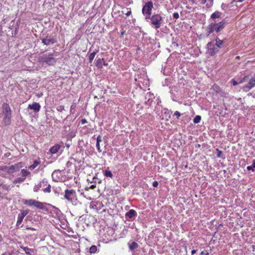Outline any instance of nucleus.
<instances>
[{
  "mask_svg": "<svg viewBox=\"0 0 255 255\" xmlns=\"http://www.w3.org/2000/svg\"><path fill=\"white\" fill-rule=\"evenodd\" d=\"M158 185V182H157V181H154L153 182V183H152V185H153V187H157Z\"/></svg>",
  "mask_w": 255,
  "mask_h": 255,
  "instance_id": "37998d69",
  "label": "nucleus"
},
{
  "mask_svg": "<svg viewBox=\"0 0 255 255\" xmlns=\"http://www.w3.org/2000/svg\"><path fill=\"white\" fill-rule=\"evenodd\" d=\"M221 7H222V8L223 9L225 10V9H226L227 8V7H228V5H226V4H224V3H223V4H222V5H221Z\"/></svg>",
  "mask_w": 255,
  "mask_h": 255,
  "instance_id": "a19ab883",
  "label": "nucleus"
},
{
  "mask_svg": "<svg viewBox=\"0 0 255 255\" xmlns=\"http://www.w3.org/2000/svg\"><path fill=\"white\" fill-rule=\"evenodd\" d=\"M25 179V178L18 177L15 179L13 183L15 184L20 183L23 182Z\"/></svg>",
  "mask_w": 255,
  "mask_h": 255,
  "instance_id": "7c9ffc66",
  "label": "nucleus"
},
{
  "mask_svg": "<svg viewBox=\"0 0 255 255\" xmlns=\"http://www.w3.org/2000/svg\"><path fill=\"white\" fill-rule=\"evenodd\" d=\"M138 246V244L137 243L135 242H132L131 244H129V248L131 251L134 250L136 249Z\"/></svg>",
  "mask_w": 255,
  "mask_h": 255,
  "instance_id": "a878e982",
  "label": "nucleus"
},
{
  "mask_svg": "<svg viewBox=\"0 0 255 255\" xmlns=\"http://www.w3.org/2000/svg\"><path fill=\"white\" fill-rule=\"evenodd\" d=\"M60 145L56 144L51 147L49 151L52 154H55L60 149Z\"/></svg>",
  "mask_w": 255,
  "mask_h": 255,
  "instance_id": "a211bd4d",
  "label": "nucleus"
},
{
  "mask_svg": "<svg viewBox=\"0 0 255 255\" xmlns=\"http://www.w3.org/2000/svg\"><path fill=\"white\" fill-rule=\"evenodd\" d=\"M211 90L215 91L217 93L221 94L222 92L221 88L216 84L213 85L211 87Z\"/></svg>",
  "mask_w": 255,
  "mask_h": 255,
  "instance_id": "aec40b11",
  "label": "nucleus"
},
{
  "mask_svg": "<svg viewBox=\"0 0 255 255\" xmlns=\"http://www.w3.org/2000/svg\"><path fill=\"white\" fill-rule=\"evenodd\" d=\"M14 167L13 165H11L9 167L6 166H0V170H2L7 173H9L10 170L14 169Z\"/></svg>",
  "mask_w": 255,
  "mask_h": 255,
  "instance_id": "f3484780",
  "label": "nucleus"
},
{
  "mask_svg": "<svg viewBox=\"0 0 255 255\" xmlns=\"http://www.w3.org/2000/svg\"><path fill=\"white\" fill-rule=\"evenodd\" d=\"M125 216L127 218L131 219L137 216V213L135 210L130 209L126 213Z\"/></svg>",
  "mask_w": 255,
  "mask_h": 255,
  "instance_id": "4468645a",
  "label": "nucleus"
},
{
  "mask_svg": "<svg viewBox=\"0 0 255 255\" xmlns=\"http://www.w3.org/2000/svg\"><path fill=\"white\" fill-rule=\"evenodd\" d=\"M99 251L98 250L97 247L95 245L92 246L89 248V253L90 254H95L97 252H99Z\"/></svg>",
  "mask_w": 255,
  "mask_h": 255,
  "instance_id": "393cba45",
  "label": "nucleus"
},
{
  "mask_svg": "<svg viewBox=\"0 0 255 255\" xmlns=\"http://www.w3.org/2000/svg\"><path fill=\"white\" fill-rule=\"evenodd\" d=\"M102 141V137L101 135H98L97 137V142H96V148L98 150V151L99 152H102V150L100 148V143Z\"/></svg>",
  "mask_w": 255,
  "mask_h": 255,
  "instance_id": "412c9836",
  "label": "nucleus"
},
{
  "mask_svg": "<svg viewBox=\"0 0 255 255\" xmlns=\"http://www.w3.org/2000/svg\"><path fill=\"white\" fill-rule=\"evenodd\" d=\"M47 183V181L45 180H43L41 181L38 184L35 185L33 188L34 192H37L39 189L42 187L43 186H44Z\"/></svg>",
  "mask_w": 255,
  "mask_h": 255,
  "instance_id": "dca6fc26",
  "label": "nucleus"
},
{
  "mask_svg": "<svg viewBox=\"0 0 255 255\" xmlns=\"http://www.w3.org/2000/svg\"><path fill=\"white\" fill-rule=\"evenodd\" d=\"M225 25L226 22L224 20H222L219 22H211L207 27L208 35L214 31L216 32H220L225 27Z\"/></svg>",
  "mask_w": 255,
  "mask_h": 255,
  "instance_id": "f03ea898",
  "label": "nucleus"
},
{
  "mask_svg": "<svg viewBox=\"0 0 255 255\" xmlns=\"http://www.w3.org/2000/svg\"><path fill=\"white\" fill-rule=\"evenodd\" d=\"M221 14H222V13L218 11H216L215 12H214V13H213L211 15V19H216L217 18H219L221 17Z\"/></svg>",
  "mask_w": 255,
  "mask_h": 255,
  "instance_id": "5701e85b",
  "label": "nucleus"
},
{
  "mask_svg": "<svg viewBox=\"0 0 255 255\" xmlns=\"http://www.w3.org/2000/svg\"><path fill=\"white\" fill-rule=\"evenodd\" d=\"M148 19L150 25L155 29L160 28L164 22L163 17L158 13H154Z\"/></svg>",
  "mask_w": 255,
  "mask_h": 255,
  "instance_id": "f257e3e1",
  "label": "nucleus"
},
{
  "mask_svg": "<svg viewBox=\"0 0 255 255\" xmlns=\"http://www.w3.org/2000/svg\"><path fill=\"white\" fill-rule=\"evenodd\" d=\"M216 151L217 152V156L218 157H223V152L221 150H220L219 149L217 148Z\"/></svg>",
  "mask_w": 255,
  "mask_h": 255,
  "instance_id": "f704fd0d",
  "label": "nucleus"
},
{
  "mask_svg": "<svg viewBox=\"0 0 255 255\" xmlns=\"http://www.w3.org/2000/svg\"><path fill=\"white\" fill-rule=\"evenodd\" d=\"M2 110L4 115V122L6 125H9L11 117V111L9 105L6 103H3L2 105Z\"/></svg>",
  "mask_w": 255,
  "mask_h": 255,
  "instance_id": "20e7f679",
  "label": "nucleus"
},
{
  "mask_svg": "<svg viewBox=\"0 0 255 255\" xmlns=\"http://www.w3.org/2000/svg\"><path fill=\"white\" fill-rule=\"evenodd\" d=\"M40 164V162L37 161V160H35L34 162H33V163L30 166H29V168L31 169H34L35 168H36L39 164Z\"/></svg>",
  "mask_w": 255,
  "mask_h": 255,
  "instance_id": "c85d7f7f",
  "label": "nucleus"
},
{
  "mask_svg": "<svg viewBox=\"0 0 255 255\" xmlns=\"http://www.w3.org/2000/svg\"><path fill=\"white\" fill-rule=\"evenodd\" d=\"M76 108V106L75 105H71L70 107V112L72 113V110H74Z\"/></svg>",
  "mask_w": 255,
  "mask_h": 255,
  "instance_id": "79ce46f5",
  "label": "nucleus"
},
{
  "mask_svg": "<svg viewBox=\"0 0 255 255\" xmlns=\"http://www.w3.org/2000/svg\"><path fill=\"white\" fill-rule=\"evenodd\" d=\"M61 173L59 171H54L52 174V178L53 181L55 182H59L61 180L60 177Z\"/></svg>",
  "mask_w": 255,
  "mask_h": 255,
  "instance_id": "2eb2a0df",
  "label": "nucleus"
},
{
  "mask_svg": "<svg viewBox=\"0 0 255 255\" xmlns=\"http://www.w3.org/2000/svg\"><path fill=\"white\" fill-rule=\"evenodd\" d=\"M21 173L24 177L23 178H25L26 176L30 174V172L27 170L23 169L21 170Z\"/></svg>",
  "mask_w": 255,
  "mask_h": 255,
  "instance_id": "2f4dec72",
  "label": "nucleus"
},
{
  "mask_svg": "<svg viewBox=\"0 0 255 255\" xmlns=\"http://www.w3.org/2000/svg\"><path fill=\"white\" fill-rule=\"evenodd\" d=\"M189 1H191L192 2V3H195V1L194 0H189Z\"/></svg>",
  "mask_w": 255,
  "mask_h": 255,
  "instance_id": "5fc2aeb1",
  "label": "nucleus"
},
{
  "mask_svg": "<svg viewBox=\"0 0 255 255\" xmlns=\"http://www.w3.org/2000/svg\"><path fill=\"white\" fill-rule=\"evenodd\" d=\"M249 80L248 84L243 87V90L245 92H248L255 87V76L250 78Z\"/></svg>",
  "mask_w": 255,
  "mask_h": 255,
  "instance_id": "9d476101",
  "label": "nucleus"
},
{
  "mask_svg": "<svg viewBox=\"0 0 255 255\" xmlns=\"http://www.w3.org/2000/svg\"><path fill=\"white\" fill-rule=\"evenodd\" d=\"M244 0H234V1H235V2H242Z\"/></svg>",
  "mask_w": 255,
  "mask_h": 255,
  "instance_id": "3c124183",
  "label": "nucleus"
},
{
  "mask_svg": "<svg viewBox=\"0 0 255 255\" xmlns=\"http://www.w3.org/2000/svg\"><path fill=\"white\" fill-rule=\"evenodd\" d=\"M98 52V50H97L95 51H93L92 53H90L89 55V61L90 63H92L96 54Z\"/></svg>",
  "mask_w": 255,
  "mask_h": 255,
  "instance_id": "b1692460",
  "label": "nucleus"
},
{
  "mask_svg": "<svg viewBox=\"0 0 255 255\" xmlns=\"http://www.w3.org/2000/svg\"><path fill=\"white\" fill-rule=\"evenodd\" d=\"M41 41L44 45L48 46L55 44L57 42V40L55 36H49L47 35L41 38Z\"/></svg>",
  "mask_w": 255,
  "mask_h": 255,
  "instance_id": "1a4fd4ad",
  "label": "nucleus"
},
{
  "mask_svg": "<svg viewBox=\"0 0 255 255\" xmlns=\"http://www.w3.org/2000/svg\"><path fill=\"white\" fill-rule=\"evenodd\" d=\"M254 168H255V160H254L253 161V163L251 166H248L247 167V169L248 170H252L253 171H254Z\"/></svg>",
  "mask_w": 255,
  "mask_h": 255,
  "instance_id": "c756f323",
  "label": "nucleus"
},
{
  "mask_svg": "<svg viewBox=\"0 0 255 255\" xmlns=\"http://www.w3.org/2000/svg\"><path fill=\"white\" fill-rule=\"evenodd\" d=\"M209 1H210V2H213V0H209Z\"/></svg>",
  "mask_w": 255,
  "mask_h": 255,
  "instance_id": "4d7b16f0",
  "label": "nucleus"
},
{
  "mask_svg": "<svg viewBox=\"0 0 255 255\" xmlns=\"http://www.w3.org/2000/svg\"><path fill=\"white\" fill-rule=\"evenodd\" d=\"M29 114L32 115V112H29Z\"/></svg>",
  "mask_w": 255,
  "mask_h": 255,
  "instance_id": "13d9d810",
  "label": "nucleus"
},
{
  "mask_svg": "<svg viewBox=\"0 0 255 255\" xmlns=\"http://www.w3.org/2000/svg\"><path fill=\"white\" fill-rule=\"evenodd\" d=\"M124 33H125V31L122 32L121 37H122L124 34Z\"/></svg>",
  "mask_w": 255,
  "mask_h": 255,
  "instance_id": "864d4df0",
  "label": "nucleus"
},
{
  "mask_svg": "<svg viewBox=\"0 0 255 255\" xmlns=\"http://www.w3.org/2000/svg\"><path fill=\"white\" fill-rule=\"evenodd\" d=\"M207 1V0H201V4H205Z\"/></svg>",
  "mask_w": 255,
  "mask_h": 255,
  "instance_id": "09e8293b",
  "label": "nucleus"
},
{
  "mask_svg": "<svg viewBox=\"0 0 255 255\" xmlns=\"http://www.w3.org/2000/svg\"><path fill=\"white\" fill-rule=\"evenodd\" d=\"M237 59H239V56H237Z\"/></svg>",
  "mask_w": 255,
  "mask_h": 255,
  "instance_id": "052dcab7",
  "label": "nucleus"
},
{
  "mask_svg": "<svg viewBox=\"0 0 255 255\" xmlns=\"http://www.w3.org/2000/svg\"><path fill=\"white\" fill-rule=\"evenodd\" d=\"M238 78L239 80V83H240L241 84V83L246 82L248 80H249V79L250 78V76L249 75H245L243 77L241 76Z\"/></svg>",
  "mask_w": 255,
  "mask_h": 255,
  "instance_id": "6ab92c4d",
  "label": "nucleus"
},
{
  "mask_svg": "<svg viewBox=\"0 0 255 255\" xmlns=\"http://www.w3.org/2000/svg\"><path fill=\"white\" fill-rule=\"evenodd\" d=\"M201 255H209V253L207 251H202L201 253Z\"/></svg>",
  "mask_w": 255,
  "mask_h": 255,
  "instance_id": "a18cd8bd",
  "label": "nucleus"
},
{
  "mask_svg": "<svg viewBox=\"0 0 255 255\" xmlns=\"http://www.w3.org/2000/svg\"><path fill=\"white\" fill-rule=\"evenodd\" d=\"M201 120V116H196L193 120V122L194 124H198V123H200Z\"/></svg>",
  "mask_w": 255,
  "mask_h": 255,
  "instance_id": "473e14b6",
  "label": "nucleus"
},
{
  "mask_svg": "<svg viewBox=\"0 0 255 255\" xmlns=\"http://www.w3.org/2000/svg\"><path fill=\"white\" fill-rule=\"evenodd\" d=\"M127 10V11L125 13V14L127 16H129L131 14V10L130 8H127L126 9Z\"/></svg>",
  "mask_w": 255,
  "mask_h": 255,
  "instance_id": "e433bc0d",
  "label": "nucleus"
},
{
  "mask_svg": "<svg viewBox=\"0 0 255 255\" xmlns=\"http://www.w3.org/2000/svg\"><path fill=\"white\" fill-rule=\"evenodd\" d=\"M2 241V237L1 235L0 234V242Z\"/></svg>",
  "mask_w": 255,
  "mask_h": 255,
  "instance_id": "6e6d98bb",
  "label": "nucleus"
},
{
  "mask_svg": "<svg viewBox=\"0 0 255 255\" xmlns=\"http://www.w3.org/2000/svg\"><path fill=\"white\" fill-rule=\"evenodd\" d=\"M104 175L107 177L113 178V175L112 172L109 170H106L104 172Z\"/></svg>",
  "mask_w": 255,
  "mask_h": 255,
  "instance_id": "bb28decb",
  "label": "nucleus"
},
{
  "mask_svg": "<svg viewBox=\"0 0 255 255\" xmlns=\"http://www.w3.org/2000/svg\"><path fill=\"white\" fill-rule=\"evenodd\" d=\"M207 52L210 56H214L219 51V49L216 46L214 42H208L207 44Z\"/></svg>",
  "mask_w": 255,
  "mask_h": 255,
  "instance_id": "6e6552de",
  "label": "nucleus"
},
{
  "mask_svg": "<svg viewBox=\"0 0 255 255\" xmlns=\"http://www.w3.org/2000/svg\"><path fill=\"white\" fill-rule=\"evenodd\" d=\"M104 65H106V63H104Z\"/></svg>",
  "mask_w": 255,
  "mask_h": 255,
  "instance_id": "680f3d73",
  "label": "nucleus"
},
{
  "mask_svg": "<svg viewBox=\"0 0 255 255\" xmlns=\"http://www.w3.org/2000/svg\"><path fill=\"white\" fill-rule=\"evenodd\" d=\"M21 248L26 254L28 255H32V253H34V250L32 249L25 247H22Z\"/></svg>",
  "mask_w": 255,
  "mask_h": 255,
  "instance_id": "4be33fe9",
  "label": "nucleus"
},
{
  "mask_svg": "<svg viewBox=\"0 0 255 255\" xmlns=\"http://www.w3.org/2000/svg\"><path fill=\"white\" fill-rule=\"evenodd\" d=\"M29 212V210H21L20 211V213L18 215L17 220L16 224V226L17 228H18L19 226L21 225L23 218L26 215L28 214Z\"/></svg>",
  "mask_w": 255,
  "mask_h": 255,
  "instance_id": "9b49d317",
  "label": "nucleus"
},
{
  "mask_svg": "<svg viewBox=\"0 0 255 255\" xmlns=\"http://www.w3.org/2000/svg\"><path fill=\"white\" fill-rule=\"evenodd\" d=\"M38 60L42 64L49 66L53 65L56 62V59L54 57L53 53L43 54L39 57Z\"/></svg>",
  "mask_w": 255,
  "mask_h": 255,
  "instance_id": "7ed1b4c3",
  "label": "nucleus"
},
{
  "mask_svg": "<svg viewBox=\"0 0 255 255\" xmlns=\"http://www.w3.org/2000/svg\"><path fill=\"white\" fill-rule=\"evenodd\" d=\"M231 82L234 86H236L239 84H241L240 83H239V80L238 78L237 80H235L234 79H233L231 81Z\"/></svg>",
  "mask_w": 255,
  "mask_h": 255,
  "instance_id": "72a5a7b5",
  "label": "nucleus"
},
{
  "mask_svg": "<svg viewBox=\"0 0 255 255\" xmlns=\"http://www.w3.org/2000/svg\"><path fill=\"white\" fill-rule=\"evenodd\" d=\"M1 255H6L5 254H2Z\"/></svg>",
  "mask_w": 255,
  "mask_h": 255,
  "instance_id": "bf43d9fd",
  "label": "nucleus"
},
{
  "mask_svg": "<svg viewBox=\"0 0 255 255\" xmlns=\"http://www.w3.org/2000/svg\"><path fill=\"white\" fill-rule=\"evenodd\" d=\"M104 61L103 58H99L96 60V66L98 67H102V62Z\"/></svg>",
  "mask_w": 255,
  "mask_h": 255,
  "instance_id": "cd10ccee",
  "label": "nucleus"
},
{
  "mask_svg": "<svg viewBox=\"0 0 255 255\" xmlns=\"http://www.w3.org/2000/svg\"><path fill=\"white\" fill-rule=\"evenodd\" d=\"M197 252V250H193L192 251H191V255H193L194 254H195Z\"/></svg>",
  "mask_w": 255,
  "mask_h": 255,
  "instance_id": "de8ad7c7",
  "label": "nucleus"
},
{
  "mask_svg": "<svg viewBox=\"0 0 255 255\" xmlns=\"http://www.w3.org/2000/svg\"><path fill=\"white\" fill-rule=\"evenodd\" d=\"M226 38L223 39H220L218 36H217L215 38V45L216 47H217L219 49L222 48L223 47V44L224 42L226 41Z\"/></svg>",
  "mask_w": 255,
  "mask_h": 255,
  "instance_id": "ddd939ff",
  "label": "nucleus"
},
{
  "mask_svg": "<svg viewBox=\"0 0 255 255\" xmlns=\"http://www.w3.org/2000/svg\"><path fill=\"white\" fill-rule=\"evenodd\" d=\"M64 198L73 204H76L77 199L75 190L73 189L65 190Z\"/></svg>",
  "mask_w": 255,
  "mask_h": 255,
  "instance_id": "423d86ee",
  "label": "nucleus"
},
{
  "mask_svg": "<svg viewBox=\"0 0 255 255\" xmlns=\"http://www.w3.org/2000/svg\"><path fill=\"white\" fill-rule=\"evenodd\" d=\"M250 94L253 96V97L255 98V94H254L253 92L250 93Z\"/></svg>",
  "mask_w": 255,
  "mask_h": 255,
  "instance_id": "603ef678",
  "label": "nucleus"
},
{
  "mask_svg": "<svg viewBox=\"0 0 255 255\" xmlns=\"http://www.w3.org/2000/svg\"><path fill=\"white\" fill-rule=\"evenodd\" d=\"M26 229H29V230H33V231L35 230L33 228H31V227H26Z\"/></svg>",
  "mask_w": 255,
  "mask_h": 255,
  "instance_id": "8fccbe9b",
  "label": "nucleus"
},
{
  "mask_svg": "<svg viewBox=\"0 0 255 255\" xmlns=\"http://www.w3.org/2000/svg\"><path fill=\"white\" fill-rule=\"evenodd\" d=\"M41 106L38 103L33 102L31 104H29L28 109L32 110L34 113H37L40 110Z\"/></svg>",
  "mask_w": 255,
  "mask_h": 255,
  "instance_id": "f8f14e48",
  "label": "nucleus"
},
{
  "mask_svg": "<svg viewBox=\"0 0 255 255\" xmlns=\"http://www.w3.org/2000/svg\"><path fill=\"white\" fill-rule=\"evenodd\" d=\"M95 187H96V185H95V184H92V185H91L90 186V188L93 189H94Z\"/></svg>",
  "mask_w": 255,
  "mask_h": 255,
  "instance_id": "49530a36",
  "label": "nucleus"
},
{
  "mask_svg": "<svg viewBox=\"0 0 255 255\" xmlns=\"http://www.w3.org/2000/svg\"><path fill=\"white\" fill-rule=\"evenodd\" d=\"M0 186H1V184H0Z\"/></svg>",
  "mask_w": 255,
  "mask_h": 255,
  "instance_id": "e2e57ef3",
  "label": "nucleus"
},
{
  "mask_svg": "<svg viewBox=\"0 0 255 255\" xmlns=\"http://www.w3.org/2000/svg\"><path fill=\"white\" fill-rule=\"evenodd\" d=\"M174 116H176V117H177V118H178L181 116V114H180V113L179 112H178V111H176V112L174 113Z\"/></svg>",
  "mask_w": 255,
  "mask_h": 255,
  "instance_id": "ea45409f",
  "label": "nucleus"
},
{
  "mask_svg": "<svg viewBox=\"0 0 255 255\" xmlns=\"http://www.w3.org/2000/svg\"><path fill=\"white\" fill-rule=\"evenodd\" d=\"M22 203L24 205H26L29 206H34L36 207L37 208L40 209L44 210L45 209L44 205L45 203L40 202L38 201L34 200V199H29V200H23Z\"/></svg>",
  "mask_w": 255,
  "mask_h": 255,
  "instance_id": "0eeeda50",
  "label": "nucleus"
},
{
  "mask_svg": "<svg viewBox=\"0 0 255 255\" xmlns=\"http://www.w3.org/2000/svg\"><path fill=\"white\" fill-rule=\"evenodd\" d=\"M81 123L82 125H84L87 123V121L85 119H82Z\"/></svg>",
  "mask_w": 255,
  "mask_h": 255,
  "instance_id": "c03bdc74",
  "label": "nucleus"
},
{
  "mask_svg": "<svg viewBox=\"0 0 255 255\" xmlns=\"http://www.w3.org/2000/svg\"><path fill=\"white\" fill-rule=\"evenodd\" d=\"M57 110L58 111L62 112L63 110H64V107L63 106H60L57 108Z\"/></svg>",
  "mask_w": 255,
  "mask_h": 255,
  "instance_id": "58836bf2",
  "label": "nucleus"
},
{
  "mask_svg": "<svg viewBox=\"0 0 255 255\" xmlns=\"http://www.w3.org/2000/svg\"><path fill=\"white\" fill-rule=\"evenodd\" d=\"M173 17L175 19H178L179 17V15L178 12H174L173 14Z\"/></svg>",
  "mask_w": 255,
  "mask_h": 255,
  "instance_id": "4c0bfd02",
  "label": "nucleus"
},
{
  "mask_svg": "<svg viewBox=\"0 0 255 255\" xmlns=\"http://www.w3.org/2000/svg\"><path fill=\"white\" fill-rule=\"evenodd\" d=\"M43 191L45 193H49V192H50V191H51V186H50V185L49 184L48 185L47 187L44 188L43 189Z\"/></svg>",
  "mask_w": 255,
  "mask_h": 255,
  "instance_id": "c9c22d12",
  "label": "nucleus"
},
{
  "mask_svg": "<svg viewBox=\"0 0 255 255\" xmlns=\"http://www.w3.org/2000/svg\"><path fill=\"white\" fill-rule=\"evenodd\" d=\"M153 8V4L152 1L146 2L143 6L142 13L144 15L145 19L147 20L150 18L152 10Z\"/></svg>",
  "mask_w": 255,
  "mask_h": 255,
  "instance_id": "39448f33",
  "label": "nucleus"
}]
</instances>
